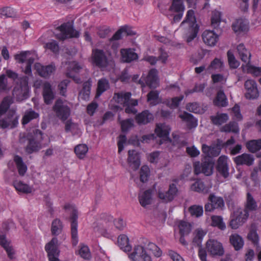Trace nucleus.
<instances>
[{
	"mask_svg": "<svg viewBox=\"0 0 261 261\" xmlns=\"http://www.w3.org/2000/svg\"><path fill=\"white\" fill-rule=\"evenodd\" d=\"M13 103L12 97L6 96L0 103V128L13 129L17 126L19 116L15 109H9Z\"/></svg>",
	"mask_w": 261,
	"mask_h": 261,
	"instance_id": "nucleus-1",
	"label": "nucleus"
},
{
	"mask_svg": "<svg viewBox=\"0 0 261 261\" xmlns=\"http://www.w3.org/2000/svg\"><path fill=\"white\" fill-rule=\"evenodd\" d=\"M54 34L56 37L60 40H64L68 38H77L79 36V33L73 28L72 22L62 24L56 28Z\"/></svg>",
	"mask_w": 261,
	"mask_h": 261,
	"instance_id": "nucleus-2",
	"label": "nucleus"
},
{
	"mask_svg": "<svg viewBox=\"0 0 261 261\" xmlns=\"http://www.w3.org/2000/svg\"><path fill=\"white\" fill-rule=\"evenodd\" d=\"M53 110L56 117L62 122L67 120L71 114V109L65 101L57 99L53 107Z\"/></svg>",
	"mask_w": 261,
	"mask_h": 261,
	"instance_id": "nucleus-3",
	"label": "nucleus"
},
{
	"mask_svg": "<svg viewBox=\"0 0 261 261\" xmlns=\"http://www.w3.org/2000/svg\"><path fill=\"white\" fill-rule=\"evenodd\" d=\"M214 162L208 158H205L202 162L199 161L194 163V172L196 175L203 173L205 176H210L213 173Z\"/></svg>",
	"mask_w": 261,
	"mask_h": 261,
	"instance_id": "nucleus-4",
	"label": "nucleus"
},
{
	"mask_svg": "<svg viewBox=\"0 0 261 261\" xmlns=\"http://www.w3.org/2000/svg\"><path fill=\"white\" fill-rule=\"evenodd\" d=\"M206 249L208 254L213 256H221L224 254L222 244L215 239H209L206 243Z\"/></svg>",
	"mask_w": 261,
	"mask_h": 261,
	"instance_id": "nucleus-5",
	"label": "nucleus"
},
{
	"mask_svg": "<svg viewBox=\"0 0 261 261\" xmlns=\"http://www.w3.org/2000/svg\"><path fill=\"white\" fill-rule=\"evenodd\" d=\"M93 64L100 68H105L108 65V60L106 53L102 49H93L91 55Z\"/></svg>",
	"mask_w": 261,
	"mask_h": 261,
	"instance_id": "nucleus-6",
	"label": "nucleus"
},
{
	"mask_svg": "<svg viewBox=\"0 0 261 261\" xmlns=\"http://www.w3.org/2000/svg\"><path fill=\"white\" fill-rule=\"evenodd\" d=\"M234 217L230 221L229 226L232 229H237L245 222L249 215L246 211L238 208L234 212Z\"/></svg>",
	"mask_w": 261,
	"mask_h": 261,
	"instance_id": "nucleus-7",
	"label": "nucleus"
},
{
	"mask_svg": "<svg viewBox=\"0 0 261 261\" xmlns=\"http://www.w3.org/2000/svg\"><path fill=\"white\" fill-rule=\"evenodd\" d=\"M128 256L132 261H152L150 255L140 245L135 246L133 252Z\"/></svg>",
	"mask_w": 261,
	"mask_h": 261,
	"instance_id": "nucleus-8",
	"label": "nucleus"
},
{
	"mask_svg": "<svg viewBox=\"0 0 261 261\" xmlns=\"http://www.w3.org/2000/svg\"><path fill=\"white\" fill-rule=\"evenodd\" d=\"M158 71L155 69H151L146 77H142L139 81L138 83L142 87H144L145 84L150 88H155L158 85Z\"/></svg>",
	"mask_w": 261,
	"mask_h": 261,
	"instance_id": "nucleus-9",
	"label": "nucleus"
},
{
	"mask_svg": "<svg viewBox=\"0 0 261 261\" xmlns=\"http://www.w3.org/2000/svg\"><path fill=\"white\" fill-rule=\"evenodd\" d=\"M246 90L245 97L247 99H254L259 96V91L256 83L252 80H247L244 84Z\"/></svg>",
	"mask_w": 261,
	"mask_h": 261,
	"instance_id": "nucleus-10",
	"label": "nucleus"
},
{
	"mask_svg": "<svg viewBox=\"0 0 261 261\" xmlns=\"http://www.w3.org/2000/svg\"><path fill=\"white\" fill-rule=\"evenodd\" d=\"M178 189L176 185L171 184L169 185L168 191L166 192L159 191L158 196L163 202H168L172 201L177 196Z\"/></svg>",
	"mask_w": 261,
	"mask_h": 261,
	"instance_id": "nucleus-11",
	"label": "nucleus"
},
{
	"mask_svg": "<svg viewBox=\"0 0 261 261\" xmlns=\"http://www.w3.org/2000/svg\"><path fill=\"white\" fill-rule=\"evenodd\" d=\"M185 22L189 23V28L193 31L192 33L187 39V42H190L196 37L197 33L196 28H193L196 22V19L194 16V12L193 10H189L187 12L186 19L181 22L180 25H183Z\"/></svg>",
	"mask_w": 261,
	"mask_h": 261,
	"instance_id": "nucleus-12",
	"label": "nucleus"
},
{
	"mask_svg": "<svg viewBox=\"0 0 261 261\" xmlns=\"http://www.w3.org/2000/svg\"><path fill=\"white\" fill-rule=\"evenodd\" d=\"M29 93V87L27 82L24 80L23 84L18 85L15 86L13 90V96L15 97L18 101H22L26 99Z\"/></svg>",
	"mask_w": 261,
	"mask_h": 261,
	"instance_id": "nucleus-13",
	"label": "nucleus"
},
{
	"mask_svg": "<svg viewBox=\"0 0 261 261\" xmlns=\"http://www.w3.org/2000/svg\"><path fill=\"white\" fill-rule=\"evenodd\" d=\"M216 169L220 175L226 178L229 175L227 163V157L225 155L220 156L217 161Z\"/></svg>",
	"mask_w": 261,
	"mask_h": 261,
	"instance_id": "nucleus-14",
	"label": "nucleus"
},
{
	"mask_svg": "<svg viewBox=\"0 0 261 261\" xmlns=\"http://www.w3.org/2000/svg\"><path fill=\"white\" fill-rule=\"evenodd\" d=\"M77 218L78 212L76 209L72 208V213L70 216L71 220V231L73 240V244L76 245L77 243Z\"/></svg>",
	"mask_w": 261,
	"mask_h": 261,
	"instance_id": "nucleus-15",
	"label": "nucleus"
},
{
	"mask_svg": "<svg viewBox=\"0 0 261 261\" xmlns=\"http://www.w3.org/2000/svg\"><path fill=\"white\" fill-rule=\"evenodd\" d=\"M128 155L127 162L129 167L134 171L137 170L140 165L139 153L135 150H129Z\"/></svg>",
	"mask_w": 261,
	"mask_h": 261,
	"instance_id": "nucleus-16",
	"label": "nucleus"
},
{
	"mask_svg": "<svg viewBox=\"0 0 261 261\" xmlns=\"http://www.w3.org/2000/svg\"><path fill=\"white\" fill-rule=\"evenodd\" d=\"M202 38L205 44L213 46L216 45L218 40V35L213 31L206 30L202 33Z\"/></svg>",
	"mask_w": 261,
	"mask_h": 261,
	"instance_id": "nucleus-17",
	"label": "nucleus"
},
{
	"mask_svg": "<svg viewBox=\"0 0 261 261\" xmlns=\"http://www.w3.org/2000/svg\"><path fill=\"white\" fill-rule=\"evenodd\" d=\"M232 28L236 33L247 32L249 30V22L247 19H237L232 24Z\"/></svg>",
	"mask_w": 261,
	"mask_h": 261,
	"instance_id": "nucleus-18",
	"label": "nucleus"
},
{
	"mask_svg": "<svg viewBox=\"0 0 261 261\" xmlns=\"http://www.w3.org/2000/svg\"><path fill=\"white\" fill-rule=\"evenodd\" d=\"M42 95L44 102L47 105L50 104L55 98L51 86L48 82L43 84Z\"/></svg>",
	"mask_w": 261,
	"mask_h": 261,
	"instance_id": "nucleus-19",
	"label": "nucleus"
},
{
	"mask_svg": "<svg viewBox=\"0 0 261 261\" xmlns=\"http://www.w3.org/2000/svg\"><path fill=\"white\" fill-rule=\"evenodd\" d=\"M58 240L57 238H53L50 242L47 243L45 246V249L48 256L58 255L59 250L58 249Z\"/></svg>",
	"mask_w": 261,
	"mask_h": 261,
	"instance_id": "nucleus-20",
	"label": "nucleus"
},
{
	"mask_svg": "<svg viewBox=\"0 0 261 261\" xmlns=\"http://www.w3.org/2000/svg\"><path fill=\"white\" fill-rule=\"evenodd\" d=\"M233 161L237 165L251 166L253 164L254 158L253 155L243 153L233 158Z\"/></svg>",
	"mask_w": 261,
	"mask_h": 261,
	"instance_id": "nucleus-21",
	"label": "nucleus"
},
{
	"mask_svg": "<svg viewBox=\"0 0 261 261\" xmlns=\"http://www.w3.org/2000/svg\"><path fill=\"white\" fill-rule=\"evenodd\" d=\"M35 68L41 76L47 77L49 76L55 71L56 67L53 65L44 66L39 63H37L35 64Z\"/></svg>",
	"mask_w": 261,
	"mask_h": 261,
	"instance_id": "nucleus-22",
	"label": "nucleus"
},
{
	"mask_svg": "<svg viewBox=\"0 0 261 261\" xmlns=\"http://www.w3.org/2000/svg\"><path fill=\"white\" fill-rule=\"evenodd\" d=\"M122 60L124 62L130 63L138 59V56L132 48L122 49L121 50Z\"/></svg>",
	"mask_w": 261,
	"mask_h": 261,
	"instance_id": "nucleus-23",
	"label": "nucleus"
},
{
	"mask_svg": "<svg viewBox=\"0 0 261 261\" xmlns=\"http://www.w3.org/2000/svg\"><path fill=\"white\" fill-rule=\"evenodd\" d=\"M136 120L139 124H146L153 120L152 114L148 110H145L136 116Z\"/></svg>",
	"mask_w": 261,
	"mask_h": 261,
	"instance_id": "nucleus-24",
	"label": "nucleus"
},
{
	"mask_svg": "<svg viewBox=\"0 0 261 261\" xmlns=\"http://www.w3.org/2000/svg\"><path fill=\"white\" fill-rule=\"evenodd\" d=\"M237 50L241 60L246 64V65L250 63L251 54L248 50L243 43L240 44L237 46Z\"/></svg>",
	"mask_w": 261,
	"mask_h": 261,
	"instance_id": "nucleus-25",
	"label": "nucleus"
},
{
	"mask_svg": "<svg viewBox=\"0 0 261 261\" xmlns=\"http://www.w3.org/2000/svg\"><path fill=\"white\" fill-rule=\"evenodd\" d=\"M130 92H120L115 93L113 99L116 102L123 106L129 104V99L131 96Z\"/></svg>",
	"mask_w": 261,
	"mask_h": 261,
	"instance_id": "nucleus-26",
	"label": "nucleus"
},
{
	"mask_svg": "<svg viewBox=\"0 0 261 261\" xmlns=\"http://www.w3.org/2000/svg\"><path fill=\"white\" fill-rule=\"evenodd\" d=\"M28 143L25 147V151L28 154H31L34 152L38 151L41 148L40 142L34 140L32 138H27Z\"/></svg>",
	"mask_w": 261,
	"mask_h": 261,
	"instance_id": "nucleus-27",
	"label": "nucleus"
},
{
	"mask_svg": "<svg viewBox=\"0 0 261 261\" xmlns=\"http://www.w3.org/2000/svg\"><path fill=\"white\" fill-rule=\"evenodd\" d=\"M68 71L66 72V76L67 77L72 78L74 80L76 81L79 82L80 79L76 78L75 76L73 74V72L77 73L82 68V66L77 63L75 62H72L69 64L68 67Z\"/></svg>",
	"mask_w": 261,
	"mask_h": 261,
	"instance_id": "nucleus-28",
	"label": "nucleus"
},
{
	"mask_svg": "<svg viewBox=\"0 0 261 261\" xmlns=\"http://www.w3.org/2000/svg\"><path fill=\"white\" fill-rule=\"evenodd\" d=\"M229 241L236 251L242 249L244 244L243 238L237 233L232 234L230 236Z\"/></svg>",
	"mask_w": 261,
	"mask_h": 261,
	"instance_id": "nucleus-29",
	"label": "nucleus"
},
{
	"mask_svg": "<svg viewBox=\"0 0 261 261\" xmlns=\"http://www.w3.org/2000/svg\"><path fill=\"white\" fill-rule=\"evenodd\" d=\"M138 198L140 204L143 207H146L150 204L152 201L151 191L147 190L144 191L139 195Z\"/></svg>",
	"mask_w": 261,
	"mask_h": 261,
	"instance_id": "nucleus-30",
	"label": "nucleus"
},
{
	"mask_svg": "<svg viewBox=\"0 0 261 261\" xmlns=\"http://www.w3.org/2000/svg\"><path fill=\"white\" fill-rule=\"evenodd\" d=\"M257 208V204L255 199L252 195L248 192L247 194L246 202L245 205V209L243 211H246L249 213V211H255Z\"/></svg>",
	"mask_w": 261,
	"mask_h": 261,
	"instance_id": "nucleus-31",
	"label": "nucleus"
},
{
	"mask_svg": "<svg viewBox=\"0 0 261 261\" xmlns=\"http://www.w3.org/2000/svg\"><path fill=\"white\" fill-rule=\"evenodd\" d=\"M91 87V82L90 80L84 82L83 85V88L79 93V97L85 100H88L90 94Z\"/></svg>",
	"mask_w": 261,
	"mask_h": 261,
	"instance_id": "nucleus-32",
	"label": "nucleus"
},
{
	"mask_svg": "<svg viewBox=\"0 0 261 261\" xmlns=\"http://www.w3.org/2000/svg\"><path fill=\"white\" fill-rule=\"evenodd\" d=\"M117 242L120 248L125 252H129L132 249V246L129 244L128 238L124 234L118 237Z\"/></svg>",
	"mask_w": 261,
	"mask_h": 261,
	"instance_id": "nucleus-33",
	"label": "nucleus"
},
{
	"mask_svg": "<svg viewBox=\"0 0 261 261\" xmlns=\"http://www.w3.org/2000/svg\"><path fill=\"white\" fill-rule=\"evenodd\" d=\"M13 186L15 189L19 192L24 194H29L32 193L33 188L28 185L22 182L21 181H15L13 182Z\"/></svg>",
	"mask_w": 261,
	"mask_h": 261,
	"instance_id": "nucleus-34",
	"label": "nucleus"
},
{
	"mask_svg": "<svg viewBox=\"0 0 261 261\" xmlns=\"http://www.w3.org/2000/svg\"><path fill=\"white\" fill-rule=\"evenodd\" d=\"M170 130V128L168 125L158 124L155 129V133L158 137L167 139L168 138Z\"/></svg>",
	"mask_w": 261,
	"mask_h": 261,
	"instance_id": "nucleus-35",
	"label": "nucleus"
},
{
	"mask_svg": "<svg viewBox=\"0 0 261 261\" xmlns=\"http://www.w3.org/2000/svg\"><path fill=\"white\" fill-rule=\"evenodd\" d=\"M14 161L17 168L19 174L20 176H23L27 172V166L23 162L22 158L16 155L14 156Z\"/></svg>",
	"mask_w": 261,
	"mask_h": 261,
	"instance_id": "nucleus-36",
	"label": "nucleus"
},
{
	"mask_svg": "<svg viewBox=\"0 0 261 261\" xmlns=\"http://www.w3.org/2000/svg\"><path fill=\"white\" fill-rule=\"evenodd\" d=\"M193 234V244L195 246L201 247L203 238L206 234V232L202 229H197L194 231Z\"/></svg>",
	"mask_w": 261,
	"mask_h": 261,
	"instance_id": "nucleus-37",
	"label": "nucleus"
},
{
	"mask_svg": "<svg viewBox=\"0 0 261 261\" xmlns=\"http://www.w3.org/2000/svg\"><path fill=\"white\" fill-rule=\"evenodd\" d=\"M208 201L212 203L215 209L221 208L224 206L223 199L221 197L215 196L214 194H211L208 196Z\"/></svg>",
	"mask_w": 261,
	"mask_h": 261,
	"instance_id": "nucleus-38",
	"label": "nucleus"
},
{
	"mask_svg": "<svg viewBox=\"0 0 261 261\" xmlns=\"http://www.w3.org/2000/svg\"><path fill=\"white\" fill-rule=\"evenodd\" d=\"M191 189L192 191L199 193H206L208 192V188L205 186L204 182L200 179L193 183L191 186Z\"/></svg>",
	"mask_w": 261,
	"mask_h": 261,
	"instance_id": "nucleus-39",
	"label": "nucleus"
},
{
	"mask_svg": "<svg viewBox=\"0 0 261 261\" xmlns=\"http://www.w3.org/2000/svg\"><path fill=\"white\" fill-rule=\"evenodd\" d=\"M43 133L41 130L37 128L30 129L28 134L27 138H32L36 141L40 142L43 140Z\"/></svg>",
	"mask_w": 261,
	"mask_h": 261,
	"instance_id": "nucleus-40",
	"label": "nucleus"
},
{
	"mask_svg": "<svg viewBox=\"0 0 261 261\" xmlns=\"http://www.w3.org/2000/svg\"><path fill=\"white\" fill-rule=\"evenodd\" d=\"M228 119L227 114L225 113L217 114L216 116H211V120L212 123L215 125H221L226 122Z\"/></svg>",
	"mask_w": 261,
	"mask_h": 261,
	"instance_id": "nucleus-41",
	"label": "nucleus"
},
{
	"mask_svg": "<svg viewBox=\"0 0 261 261\" xmlns=\"http://www.w3.org/2000/svg\"><path fill=\"white\" fill-rule=\"evenodd\" d=\"M179 117L183 120L186 121L190 127H196L197 125L196 119L190 113L184 112L182 114H180Z\"/></svg>",
	"mask_w": 261,
	"mask_h": 261,
	"instance_id": "nucleus-42",
	"label": "nucleus"
},
{
	"mask_svg": "<svg viewBox=\"0 0 261 261\" xmlns=\"http://www.w3.org/2000/svg\"><path fill=\"white\" fill-rule=\"evenodd\" d=\"M214 102L215 105L219 107H226L227 105L226 97L222 91H219L217 93L216 99Z\"/></svg>",
	"mask_w": 261,
	"mask_h": 261,
	"instance_id": "nucleus-43",
	"label": "nucleus"
},
{
	"mask_svg": "<svg viewBox=\"0 0 261 261\" xmlns=\"http://www.w3.org/2000/svg\"><path fill=\"white\" fill-rule=\"evenodd\" d=\"M247 149L251 152H255L261 149V139L253 140L246 144Z\"/></svg>",
	"mask_w": 261,
	"mask_h": 261,
	"instance_id": "nucleus-44",
	"label": "nucleus"
},
{
	"mask_svg": "<svg viewBox=\"0 0 261 261\" xmlns=\"http://www.w3.org/2000/svg\"><path fill=\"white\" fill-rule=\"evenodd\" d=\"M62 229V223L60 219H56L52 222L51 231L53 235H59L61 233Z\"/></svg>",
	"mask_w": 261,
	"mask_h": 261,
	"instance_id": "nucleus-45",
	"label": "nucleus"
},
{
	"mask_svg": "<svg viewBox=\"0 0 261 261\" xmlns=\"http://www.w3.org/2000/svg\"><path fill=\"white\" fill-rule=\"evenodd\" d=\"M125 30V29L120 28L109 39L110 43L112 45V47L113 48L116 49L118 47V44L116 41L122 39V35L123 33V30Z\"/></svg>",
	"mask_w": 261,
	"mask_h": 261,
	"instance_id": "nucleus-46",
	"label": "nucleus"
},
{
	"mask_svg": "<svg viewBox=\"0 0 261 261\" xmlns=\"http://www.w3.org/2000/svg\"><path fill=\"white\" fill-rule=\"evenodd\" d=\"M179 233L182 236L188 235L191 231V225L186 221H180L178 224Z\"/></svg>",
	"mask_w": 261,
	"mask_h": 261,
	"instance_id": "nucleus-47",
	"label": "nucleus"
},
{
	"mask_svg": "<svg viewBox=\"0 0 261 261\" xmlns=\"http://www.w3.org/2000/svg\"><path fill=\"white\" fill-rule=\"evenodd\" d=\"M39 117V114L32 110V109L29 110L25 112V114L22 118V124L23 125L28 123L32 120L36 119Z\"/></svg>",
	"mask_w": 261,
	"mask_h": 261,
	"instance_id": "nucleus-48",
	"label": "nucleus"
},
{
	"mask_svg": "<svg viewBox=\"0 0 261 261\" xmlns=\"http://www.w3.org/2000/svg\"><path fill=\"white\" fill-rule=\"evenodd\" d=\"M109 88V81L106 79H101L98 82L97 95H100L103 92Z\"/></svg>",
	"mask_w": 261,
	"mask_h": 261,
	"instance_id": "nucleus-49",
	"label": "nucleus"
},
{
	"mask_svg": "<svg viewBox=\"0 0 261 261\" xmlns=\"http://www.w3.org/2000/svg\"><path fill=\"white\" fill-rule=\"evenodd\" d=\"M212 225L215 227H217L221 230H224L226 228V225L223 221V218L220 216H213L211 217Z\"/></svg>",
	"mask_w": 261,
	"mask_h": 261,
	"instance_id": "nucleus-50",
	"label": "nucleus"
},
{
	"mask_svg": "<svg viewBox=\"0 0 261 261\" xmlns=\"http://www.w3.org/2000/svg\"><path fill=\"white\" fill-rule=\"evenodd\" d=\"M88 151V148L85 144H80L74 148V152L80 159L84 158Z\"/></svg>",
	"mask_w": 261,
	"mask_h": 261,
	"instance_id": "nucleus-51",
	"label": "nucleus"
},
{
	"mask_svg": "<svg viewBox=\"0 0 261 261\" xmlns=\"http://www.w3.org/2000/svg\"><path fill=\"white\" fill-rule=\"evenodd\" d=\"M221 131L222 132H233L237 133L239 132L238 124L235 122H230L221 127Z\"/></svg>",
	"mask_w": 261,
	"mask_h": 261,
	"instance_id": "nucleus-52",
	"label": "nucleus"
},
{
	"mask_svg": "<svg viewBox=\"0 0 261 261\" xmlns=\"http://www.w3.org/2000/svg\"><path fill=\"white\" fill-rule=\"evenodd\" d=\"M242 67H243L244 70H246L248 73H251L255 76H258L261 75V68L257 67L254 66L250 65L249 63L245 66L244 65H242Z\"/></svg>",
	"mask_w": 261,
	"mask_h": 261,
	"instance_id": "nucleus-53",
	"label": "nucleus"
},
{
	"mask_svg": "<svg viewBox=\"0 0 261 261\" xmlns=\"http://www.w3.org/2000/svg\"><path fill=\"white\" fill-rule=\"evenodd\" d=\"M189 212L191 216L198 218L203 215V207L199 205H193L189 207Z\"/></svg>",
	"mask_w": 261,
	"mask_h": 261,
	"instance_id": "nucleus-54",
	"label": "nucleus"
},
{
	"mask_svg": "<svg viewBox=\"0 0 261 261\" xmlns=\"http://www.w3.org/2000/svg\"><path fill=\"white\" fill-rule=\"evenodd\" d=\"M223 66V62L218 58H215L213 60L211 64L208 66L207 70L210 71H213L216 70H220Z\"/></svg>",
	"mask_w": 261,
	"mask_h": 261,
	"instance_id": "nucleus-55",
	"label": "nucleus"
},
{
	"mask_svg": "<svg viewBox=\"0 0 261 261\" xmlns=\"http://www.w3.org/2000/svg\"><path fill=\"white\" fill-rule=\"evenodd\" d=\"M184 0H173L170 10L174 12H184Z\"/></svg>",
	"mask_w": 261,
	"mask_h": 261,
	"instance_id": "nucleus-56",
	"label": "nucleus"
},
{
	"mask_svg": "<svg viewBox=\"0 0 261 261\" xmlns=\"http://www.w3.org/2000/svg\"><path fill=\"white\" fill-rule=\"evenodd\" d=\"M118 119L120 124H121V130L123 132H127L134 125V120L132 119H127L124 120H121L120 116H118Z\"/></svg>",
	"mask_w": 261,
	"mask_h": 261,
	"instance_id": "nucleus-57",
	"label": "nucleus"
},
{
	"mask_svg": "<svg viewBox=\"0 0 261 261\" xmlns=\"http://www.w3.org/2000/svg\"><path fill=\"white\" fill-rule=\"evenodd\" d=\"M159 93L157 91H151L147 94V101L152 105H156L159 102Z\"/></svg>",
	"mask_w": 261,
	"mask_h": 261,
	"instance_id": "nucleus-58",
	"label": "nucleus"
},
{
	"mask_svg": "<svg viewBox=\"0 0 261 261\" xmlns=\"http://www.w3.org/2000/svg\"><path fill=\"white\" fill-rule=\"evenodd\" d=\"M149 168L147 166H143L140 171V181L143 183L146 182L148 180L149 175Z\"/></svg>",
	"mask_w": 261,
	"mask_h": 261,
	"instance_id": "nucleus-59",
	"label": "nucleus"
},
{
	"mask_svg": "<svg viewBox=\"0 0 261 261\" xmlns=\"http://www.w3.org/2000/svg\"><path fill=\"white\" fill-rule=\"evenodd\" d=\"M221 13L218 11H214L212 12L211 17L212 25L216 28L221 22Z\"/></svg>",
	"mask_w": 261,
	"mask_h": 261,
	"instance_id": "nucleus-60",
	"label": "nucleus"
},
{
	"mask_svg": "<svg viewBox=\"0 0 261 261\" xmlns=\"http://www.w3.org/2000/svg\"><path fill=\"white\" fill-rule=\"evenodd\" d=\"M247 239L248 240L251 241L254 245H257L259 237L256 230L254 228H251L248 233Z\"/></svg>",
	"mask_w": 261,
	"mask_h": 261,
	"instance_id": "nucleus-61",
	"label": "nucleus"
},
{
	"mask_svg": "<svg viewBox=\"0 0 261 261\" xmlns=\"http://www.w3.org/2000/svg\"><path fill=\"white\" fill-rule=\"evenodd\" d=\"M229 65L231 68H237L239 66V62L236 59L233 53L228 50L227 53Z\"/></svg>",
	"mask_w": 261,
	"mask_h": 261,
	"instance_id": "nucleus-62",
	"label": "nucleus"
},
{
	"mask_svg": "<svg viewBox=\"0 0 261 261\" xmlns=\"http://www.w3.org/2000/svg\"><path fill=\"white\" fill-rule=\"evenodd\" d=\"M65 122V130L68 133L78 129V125L72 122L71 119H67Z\"/></svg>",
	"mask_w": 261,
	"mask_h": 261,
	"instance_id": "nucleus-63",
	"label": "nucleus"
},
{
	"mask_svg": "<svg viewBox=\"0 0 261 261\" xmlns=\"http://www.w3.org/2000/svg\"><path fill=\"white\" fill-rule=\"evenodd\" d=\"M147 248L155 256L158 257L161 256L162 253L161 250L154 243H149Z\"/></svg>",
	"mask_w": 261,
	"mask_h": 261,
	"instance_id": "nucleus-64",
	"label": "nucleus"
}]
</instances>
